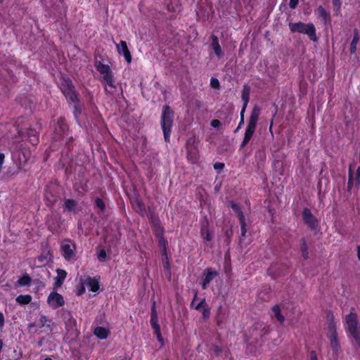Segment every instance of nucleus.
Masks as SVG:
<instances>
[{
    "label": "nucleus",
    "instance_id": "1",
    "mask_svg": "<svg viewBox=\"0 0 360 360\" xmlns=\"http://www.w3.org/2000/svg\"><path fill=\"white\" fill-rule=\"evenodd\" d=\"M58 85L66 98L69 99L70 101L75 103L74 114L75 118L78 121V116L79 114H81L82 108L80 106L75 103L77 99V96L73 89L71 80L68 77H61L58 81Z\"/></svg>",
    "mask_w": 360,
    "mask_h": 360
},
{
    "label": "nucleus",
    "instance_id": "2",
    "mask_svg": "<svg viewBox=\"0 0 360 360\" xmlns=\"http://www.w3.org/2000/svg\"><path fill=\"white\" fill-rule=\"evenodd\" d=\"M345 321L348 337L354 340L360 348V324L357 319V315L351 312L345 316Z\"/></svg>",
    "mask_w": 360,
    "mask_h": 360
},
{
    "label": "nucleus",
    "instance_id": "3",
    "mask_svg": "<svg viewBox=\"0 0 360 360\" xmlns=\"http://www.w3.org/2000/svg\"><path fill=\"white\" fill-rule=\"evenodd\" d=\"M174 112L167 105L163 107L161 116V126L164 138L166 141H169L170 133L173 124Z\"/></svg>",
    "mask_w": 360,
    "mask_h": 360
},
{
    "label": "nucleus",
    "instance_id": "4",
    "mask_svg": "<svg viewBox=\"0 0 360 360\" xmlns=\"http://www.w3.org/2000/svg\"><path fill=\"white\" fill-rule=\"evenodd\" d=\"M289 27L291 32H299L302 34H305L309 36L311 40L313 41H317V37L316 35V29L314 25L312 23L305 24L302 22L290 23Z\"/></svg>",
    "mask_w": 360,
    "mask_h": 360
},
{
    "label": "nucleus",
    "instance_id": "5",
    "mask_svg": "<svg viewBox=\"0 0 360 360\" xmlns=\"http://www.w3.org/2000/svg\"><path fill=\"white\" fill-rule=\"evenodd\" d=\"M259 114H260L259 108L257 106L254 107V108L251 112L250 119H249L248 127L245 130V136H244L243 141V146L247 144L248 143V141L250 140V139L252 138V136L255 131V129H256V126H257V122L259 120Z\"/></svg>",
    "mask_w": 360,
    "mask_h": 360
},
{
    "label": "nucleus",
    "instance_id": "6",
    "mask_svg": "<svg viewBox=\"0 0 360 360\" xmlns=\"http://www.w3.org/2000/svg\"><path fill=\"white\" fill-rule=\"evenodd\" d=\"M360 184V166L356 162H354L349 166V178L348 181V189L355 185Z\"/></svg>",
    "mask_w": 360,
    "mask_h": 360
},
{
    "label": "nucleus",
    "instance_id": "7",
    "mask_svg": "<svg viewBox=\"0 0 360 360\" xmlns=\"http://www.w3.org/2000/svg\"><path fill=\"white\" fill-rule=\"evenodd\" d=\"M327 336L330 340V344L334 352H338L340 349V345L338 341L336 327L333 322H330L328 327Z\"/></svg>",
    "mask_w": 360,
    "mask_h": 360
},
{
    "label": "nucleus",
    "instance_id": "8",
    "mask_svg": "<svg viewBox=\"0 0 360 360\" xmlns=\"http://www.w3.org/2000/svg\"><path fill=\"white\" fill-rule=\"evenodd\" d=\"M60 248L63 256L67 260L73 259L75 256V245L71 240H67L61 243Z\"/></svg>",
    "mask_w": 360,
    "mask_h": 360
},
{
    "label": "nucleus",
    "instance_id": "9",
    "mask_svg": "<svg viewBox=\"0 0 360 360\" xmlns=\"http://www.w3.org/2000/svg\"><path fill=\"white\" fill-rule=\"evenodd\" d=\"M47 302L49 306L54 309L58 308L64 304L63 296L56 292H53L49 295Z\"/></svg>",
    "mask_w": 360,
    "mask_h": 360
},
{
    "label": "nucleus",
    "instance_id": "10",
    "mask_svg": "<svg viewBox=\"0 0 360 360\" xmlns=\"http://www.w3.org/2000/svg\"><path fill=\"white\" fill-rule=\"evenodd\" d=\"M103 82L105 84V89L109 92H112V89L115 88V82L113 79V75L111 70H108L106 72L101 74Z\"/></svg>",
    "mask_w": 360,
    "mask_h": 360
},
{
    "label": "nucleus",
    "instance_id": "11",
    "mask_svg": "<svg viewBox=\"0 0 360 360\" xmlns=\"http://www.w3.org/2000/svg\"><path fill=\"white\" fill-rule=\"evenodd\" d=\"M116 48L118 53L120 55L122 54L128 63H131V56L130 51H129L126 41H121L119 44L116 45Z\"/></svg>",
    "mask_w": 360,
    "mask_h": 360
},
{
    "label": "nucleus",
    "instance_id": "12",
    "mask_svg": "<svg viewBox=\"0 0 360 360\" xmlns=\"http://www.w3.org/2000/svg\"><path fill=\"white\" fill-rule=\"evenodd\" d=\"M68 130V126L63 119L58 120L57 124L55 127V136L54 139H60L63 136Z\"/></svg>",
    "mask_w": 360,
    "mask_h": 360
},
{
    "label": "nucleus",
    "instance_id": "13",
    "mask_svg": "<svg viewBox=\"0 0 360 360\" xmlns=\"http://www.w3.org/2000/svg\"><path fill=\"white\" fill-rule=\"evenodd\" d=\"M302 217L304 222L307 224L309 226H311V228L316 227V226L317 225V221L309 209L305 208L303 210Z\"/></svg>",
    "mask_w": 360,
    "mask_h": 360
},
{
    "label": "nucleus",
    "instance_id": "14",
    "mask_svg": "<svg viewBox=\"0 0 360 360\" xmlns=\"http://www.w3.org/2000/svg\"><path fill=\"white\" fill-rule=\"evenodd\" d=\"M230 206L233 209V210L238 214L240 222L241 224V231H242V235L244 236L245 235V233L247 231L245 228V223L244 220V217L240 212V207L237 204H235L233 202H230Z\"/></svg>",
    "mask_w": 360,
    "mask_h": 360
},
{
    "label": "nucleus",
    "instance_id": "15",
    "mask_svg": "<svg viewBox=\"0 0 360 360\" xmlns=\"http://www.w3.org/2000/svg\"><path fill=\"white\" fill-rule=\"evenodd\" d=\"M84 283L89 290L93 292H98L99 290L98 281L95 278H86L84 279Z\"/></svg>",
    "mask_w": 360,
    "mask_h": 360
},
{
    "label": "nucleus",
    "instance_id": "16",
    "mask_svg": "<svg viewBox=\"0 0 360 360\" xmlns=\"http://www.w3.org/2000/svg\"><path fill=\"white\" fill-rule=\"evenodd\" d=\"M212 48L214 51V54L218 58H222L224 56V52L219 44V41L217 37H212Z\"/></svg>",
    "mask_w": 360,
    "mask_h": 360
},
{
    "label": "nucleus",
    "instance_id": "17",
    "mask_svg": "<svg viewBox=\"0 0 360 360\" xmlns=\"http://www.w3.org/2000/svg\"><path fill=\"white\" fill-rule=\"evenodd\" d=\"M205 278L202 282V288H207L208 284L217 276V272L207 269L205 271Z\"/></svg>",
    "mask_w": 360,
    "mask_h": 360
},
{
    "label": "nucleus",
    "instance_id": "18",
    "mask_svg": "<svg viewBox=\"0 0 360 360\" xmlns=\"http://www.w3.org/2000/svg\"><path fill=\"white\" fill-rule=\"evenodd\" d=\"M317 14L325 24L330 22V13L323 6H320L318 7Z\"/></svg>",
    "mask_w": 360,
    "mask_h": 360
},
{
    "label": "nucleus",
    "instance_id": "19",
    "mask_svg": "<svg viewBox=\"0 0 360 360\" xmlns=\"http://www.w3.org/2000/svg\"><path fill=\"white\" fill-rule=\"evenodd\" d=\"M94 333L99 339L105 340L109 335V330L105 328L98 326L95 328Z\"/></svg>",
    "mask_w": 360,
    "mask_h": 360
},
{
    "label": "nucleus",
    "instance_id": "20",
    "mask_svg": "<svg viewBox=\"0 0 360 360\" xmlns=\"http://www.w3.org/2000/svg\"><path fill=\"white\" fill-rule=\"evenodd\" d=\"M27 139L30 142L31 144L36 145L38 143V134L34 129H30L27 132Z\"/></svg>",
    "mask_w": 360,
    "mask_h": 360
},
{
    "label": "nucleus",
    "instance_id": "21",
    "mask_svg": "<svg viewBox=\"0 0 360 360\" xmlns=\"http://www.w3.org/2000/svg\"><path fill=\"white\" fill-rule=\"evenodd\" d=\"M272 316H274L277 321L281 323L284 321V316L281 314V309L278 305H275L271 309Z\"/></svg>",
    "mask_w": 360,
    "mask_h": 360
},
{
    "label": "nucleus",
    "instance_id": "22",
    "mask_svg": "<svg viewBox=\"0 0 360 360\" xmlns=\"http://www.w3.org/2000/svg\"><path fill=\"white\" fill-rule=\"evenodd\" d=\"M250 88L248 85H244L241 94V98L245 105H248L250 99Z\"/></svg>",
    "mask_w": 360,
    "mask_h": 360
},
{
    "label": "nucleus",
    "instance_id": "23",
    "mask_svg": "<svg viewBox=\"0 0 360 360\" xmlns=\"http://www.w3.org/2000/svg\"><path fill=\"white\" fill-rule=\"evenodd\" d=\"M131 204L134 209L139 213L142 214L144 210V205L142 202L138 198H135L131 200Z\"/></svg>",
    "mask_w": 360,
    "mask_h": 360
},
{
    "label": "nucleus",
    "instance_id": "24",
    "mask_svg": "<svg viewBox=\"0 0 360 360\" xmlns=\"http://www.w3.org/2000/svg\"><path fill=\"white\" fill-rule=\"evenodd\" d=\"M197 310H201L202 316L205 319H207L210 316V310L206 307V304L204 301H201L196 307Z\"/></svg>",
    "mask_w": 360,
    "mask_h": 360
},
{
    "label": "nucleus",
    "instance_id": "25",
    "mask_svg": "<svg viewBox=\"0 0 360 360\" xmlns=\"http://www.w3.org/2000/svg\"><path fill=\"white\" fill-rule=\"evenodd\" d=\"M32 300V297L29 295H19L17 298H16V302L20 304H28L31 302Z\"/></svg>",
    "mask_w": 360,
    "mask_h": 360
},
{
    "label": "nucleus",
    "instance_id": "26",
    "mask_svg": "<svg viewBox=\"0 0 360 360\" xmlns=\"http://www.w3.org/2000/svg\"><path fill=\"white\" fill-rule=\"evenodd\" d=\"M150 324L155 331L160 329V327L159 324L158 323V316L155 311H153L151 314Z\"/></svg>",
    "mask_w": 360,
    "mask_h": 360
},
{
    "label": "nucleus",
    "instance_id": "27",
    "mask_svg": "<svg viewBox=\"0 0 360 360\" xmlns=\"http://www.w3.org/2000/svg\"><path fill=\"white\" fill-rule=\"evenodd\" d=\"M64 207L67 211H73L76 207V202L72 200H67L65 202Z\"/></svg>",
    "mask_w": 360,
    "mask_h": 360
},
{
    "label": "nucleus",
    "instance_id": "28",
    "mask_svg": "<svg viewBox=\"0 0 360 360\" xmlns=\"http://www.w3.org/2000/svg\"><path fill=\"white\" fill-rule=\"evenodd\" d=\"M96 67L101 75L110 69L108 65L103 64L101 62L96 63Z\"/></svg>",
    "mask_w": 360,
    "mask_h": 360
},
{
    "label": "nucleus",
    "instance_id": "29",
    "mask_svg": "<svg viewBox=\"0 0 360 360\" xmlns=\"http://www.w3.org/2000/svg\"><path fill=\"white\" fill-rule=\"evenodd\" d=\"M30 282V278L28 276H24L20 278L18 281V283L20 286H25L29 285Z\"/></svg>",
    "mask_w": 360,
    "mask_h": 360
},
{
    "label": "nucleus",
    "instance_id": "30",
    "mask_svg": "<svg viewBox=\"0 0 360 360\" xmlns=\"http://www.w3.org/2000/svg\"><path fill=\"white\" fill-rule=\"evenodd\" d=\"M66 272L62 269H57L58 282L62 283L66 277Z\"/></svg>",
    "mask_w": 360,
    "mask_h": 360
},
{
    "label": "nucleus",
    "instance_id": "31",
    "mask_svg": "<svg viewBox=\"0 0 360 360\" xmlns=\"http://www.w3.org/2000/svg\"><path fill=\"white\" fill-rule=\"evenodd\" d=\"M86 284L84 283V279L82 280L81 285L78 287L77 290V295H82L85 292Z\"/></svg>",
    "mask_w": 360,
    "mask_h": 360
},
{
    "label": "nucleus",
    "instance_id": "32",
    "mask_svg": "<svg viewBox=\"0 0 360 360\" xmlns=\"http://www.w3.org/2000/svg\"><path fill=\"white\" fill-rule=\"evenodd\" d=\"M107 257L106 252L104 250H101L98 253V258L100 261H104Z\"/></svg>",
    "mask_w": 360,
    "mask_h": 360
},
{
    "label": "nucleus",
    "instance_id": "33",
    "mask_svg": "<svg viewBox=\"0 0 360 360\" xmlns=\"http://www.w3.org/2000/svg\"><path fill=\"white\" fill-rule=\"evenodd\" d=\"M210 85L212 88L219 89V82L216 78H212L210 80Z\"/></svg>",
    "mask_w": 360,
    "mask_h": 360
},
{
    "label": "nucleus",
    "instance_id": "34",
    "mask_svg": "<svg viewBox=\"0 0 360 360\" xmlns=\"http://www.w3.org/2000/svg\"><path fill=\"white\" fill-rule=\"evenodd\" d=\"M213 128L218 129L221 127V122L219 120H212L210 123Z\"/></svg>",
    "mask_w": 360,
    "mask_h": 360
},
{
    "label": "nucleus",
    "instance_id": "35",
    "mask_svg": "<svg viewBox=\"0 0 360 360\" xmlns=\"http://www.w3.org/2000/svg\"><path fill=\"white\" fill-rule=\"evenodd\" d=\"M203 238L207 241H210L212 239V233L209 231H206L205 233H202Z\"/></svg>",
    "mask_w": 360,
    "mask_h": 360
},
{
    "label": "nucleus",
    "instance_id": "36",
    "mask_svg": "<svg viewBox=\"0 0 360 360\" xmlns=\"http://www.w3.org/2000/svg\"><path fill=\"white\" fill-rule=\"evenodd\" d=\"M96 206L101 210H104V207H105V205H104V202H103V200L100 198H97L96 200Z\"/></svg>",
    "mask_w": 360,
    "mask_h": 360
},
{
    "label": "nucleus",
    "instance_id": "37",
    "mask_svg": "<svg viewBox=\"0 0 360 360\" xmlns=\"http://www.w3.org/2000/svg\"><path fill=\"white\" fill-rule=\"evenodd\" d=\"M224 167V164L222 163V162H216L214 165V169L220 172L221 170H222Z\"/></svg>",
    "mask_w": 360,
    "mask_h": 360
},
{
    "label": "nucleus",
    "instance_id": "38",
    "mask_svg": "<svg viewBox=\"0 0 360 360\" xmlns=\"http://www.w3.org/2000/svg\"><path fill=\"white\" fill-rule=\"evenodd\" d=\"M247 106L248 105H245V104H243V105L242 110L240 111V123L239 126L243 122V120H244V113L245 112Z\"/></svg>",
    "mask_w": 360,
    "mask_h": 360
},
{
    "label": "nucleus",
    "instance_id": "39",
    "mask_svg": "<svg viewBox=\"0 0 360 360\" xmlns=\"http://www.w3.org/2000/svg\"><path fill=\"white\" fill-rule=\"evenodd\" d=\"M155 333L157 335L158 340L160 342L161 345H163V339L161 335L160 329L155 330Z\"/></svg>",
    "mask_w": 360,
    "mask_h": 360
},
{
    "label": "nucleus",
    "instance_id": "40",
    "mask_svg": "<svg viewBox=\"0 0 360 360\" xmlns=\"http://www.w3.org/2000/svg\"><path fill=\"white\" fill-rule=\"evenodd\" d=\"M298 1L299 0H290L289 6L290 7V8H295L298 4Z\"/></svg>",
    "mask_w": 360,
    "mask_h": 360
},
{
    "label": "nucleus",
    "instance_id": "41",
    "mask_svg": "<svg viewBox=\"0 0 360 360\" xmlns=\"http://www.w3.org/2000/svg\"><path fill=\"white\" fill-rule=\"evenodd\" d=\"M333 4H334V6L337 8H340V6H341V1L340 0H333Z\"/></svg>",
    "mask_w": 360,
    "mask_h": 360
},
{
    "label": "nucleus",
    "instance_id": "42",
    "mask_svg": "<svg viewBox=\"0 0 360 360\" xmlns=\"http://www.w3.org/2000/svg\"><path fill=\"white\" fill-rule=\"evenodd\" d=\"M4 325V318L1 313H0V329L3 328Z\"/></svg>",
    "mask_w": 360,
    "mask_h": 360
},
{
    "label": "nucleus",
    "instance_id": "43",
    "mask_svg": "<svg viewBox=\"0 0 360 360\" xmlns=\"http://www.w3.org/2000/svg\"><path fill=\"white\" fill-rule=\"evenodd\" d=\"M310 359L311 360H318L316 354L314 352H311L310 354Z\"/></svg>",
    "mask_w": 360,
    "mask_h": 360
},
{
    "label": "nucleus",
    "instance_id": "44",
    "mask_svg": "<svg viewBox=\"0 0 360 360\" xmlns=\"http://www.w3.org/2000/svg\"><path fill=\"white\" fill-rule=\"evenodd\" d=\"M22 150V155H23L24 157H26L27 155H29V151L28 150H23V149H21Z\"/></svg>",
    "mask_w": 360,
    "mask_h": 360
},
{
    "label": "nucleus",
    "instance_id": "45",
    "mask_svg": "<svg viewBox=\"0 0 360 360\" xmlns=\"http://www.w3.org/2000/svg\"><path fill=\"white\" fill-rule=\"evenodd\" d=\"M302 248V251L303 255H305V253H306V252H307V246H306V245H305V244H303V245H302V248Z\"/></svg>",
    "mask_w": 360,
    "mask_h": 360
},
{
    "label": "nucleus",
    "instance_id": "46",
    "mask_svg": "<svg viewBox=\"0 0 360 360\" xmlns=\"http://www.w3.org/2000/svg\"><path fill=\"white\" fill-rule=\"evenodd\" d=\"M351 48H352V52H354L355 50V40L354 39L352 42Z\"/></svg>",
    "mask_w": 360,
    "mask_h": 360
},
{
    "label": "nucleus",
    "instance_id": "47",
    "mask_svg": "<svg viewBox=\"0 0 360 360\" xmlns=\"http://www.w3.org/2000/svg\"><path fill=\"white\" fill-rule=\"evenodd\" d=\"M160 244L164 246V248H165V241L164 239L160 238Z\"/></svg>",
    "mask_w": 360,
    "mask_h": 360
},
{
    "label": "nucleus",
    "instance_id": "48",
    "mask_svg": "<svg viewBox=\"0 0 360 360\" xmlns=\"http://www.w3.org/2000/svg\"><path fill=\"white\" fill-rule=\"evenodd\" d=\"M3 165H4V159H0V172H1Z\"/></svg>",
    "mask_w": 360,
    "mask_h": 360
},
{
    "label": "nucleus",
    "instance_id": "49",
    "mask_svg": "<svg viewBox=\"0 0 360 360\" xmlns=\"http://www.w3.org/2000/svg\"><path fill=\"white\" fill-rule=\"evenodd\" d=\"M357 256L358 259L360 260V246L357 248Z\"/></svg>",
    "mask_w": 360,
    "mask_h": 360
},
{
    "label": "nucleus",
    "instance_id": "50",
    "mask_svg": "<svg viewBox=\"0 0 360 360\" xmlns=\"http://www.w3.org/2000/svg\"><path fill=\"white\" fill-rule=\"evenodd\" d=\"M161 233H162V229L160 228V230L156 231V234L158 235V234H161Z\"/></svg>",
    "mask_w": 360,
    "mask_h": 360
},
{
    "label": "nucleus",
    "instance_id": "51",
    "mask_svg": "<svg viewBox=\"0 0 360 360\" xmlns=\"http://www.w3.org/2000/svg\"><path fill=\"white\" fill-rule=\"evenodd\" d=\"M272 125H273V120L271 121V123H270V127H269L270 131L271 130Z\"/></svg>",
    "mask_w": 360,
    "mask_h": 360
},
{
    "label": "nucleus",
    "instance_id": "52",
    "mask_svg": "<svg viewBox=\"0 0 360 360\" xmlns=\"http://www.w3.org/2000/svg\"><path fill=\"white\" fill-rule=\"evenodd\" d=\"M165 268H166V269H169V266H168V264H167V263H166V264H165Z\"/></svg>",
    "mask_w": 360,
    "mask_h": 360
},
{
    "label": "nucleus",
    "instance_id": "53",
    "mask_svg": "<svg viewBox=\"0 0 360 360\" xmlns=\"http://www.w3.org/2000/svg\"><path fill=\"white\" fill-rule=\"evenodd\" d=\"M0 158H4V155L3 153H0Z\"/></svg>",
    "mask_w": 360,
    "mask_h": 360
},
{
    "label": "nucleus",
    "instance_id": "54",
    "mask_svg": "<svg viewBox=\"0 0 360 360\" xmlns=\"http://www.w3.org/2000/svg\"><path fill=\"white\" fill-rule=\"evenodd\" d=\"M44 360H53V359H51V358H46V359H44Z\"/></svg>",
    "mask_w": 360,
    "mask_h": 360
}]
</instances>
